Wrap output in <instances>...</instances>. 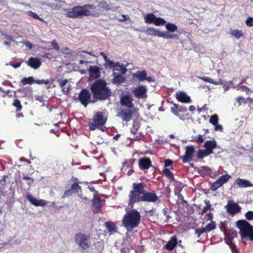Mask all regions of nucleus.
<instances>
[{
    "mask_svg": "<svg viewBox=\"0 0 253 253\" xmlns=\"http://www.w3.org/2000/svg\"><path fill=\"white\" fill-rule=\"evenodd\" d=\"M128 194V205L132 207L140 202H156L159 199L155 191L148 192L146 184L144 182H134Z\"/></svg>",
    "mask_w": 253,
    "mask_h": 253,
    "instance_id": "obj_1",
    "label": "nucleus"
},
{
    "mask_svg": "<svg viewBox=\"0 0 253 253\" xmlns=\"http://www.w3.org/2000/svg\"><path fill=\"white\" fill-rule=\"evenodd\" d=\"M90 90L93 98L96 100L104 101L112 95L111 90L107 86V82L102 79H98L93 83Z\"/></svg>",
    "mask_w": 253,
    "mask_h": 253,
    "instance_id": "obj_2",
    "label": "nucleus"
},
{
    "mask_svg": "<svg viewBox=\"0 0 253 253\" xmlns=\"http://www.w3.org/2000/svg\"><path fill=\"white\" fill-rule=\"evenodd\" d=\"M141 220V215L136 210L128 211L123 217L122 222L127 230H132L138 226Z\"/></svg>",
    "mask_w": 253,
    "mask_h": 253,
    "instance_id": "obj_3",
    "label": "nucleus"
},
{
    "mask_svg": "<svg viewBox=\"0 0 253 253\" xmlns=\"http://www.w3.org/2000/svg\"><path fill=\"white\" fill-rule=\"evenodd\" d=\"M107 121V117L105 116L104 113L97 112L94 115L91 122H89L88 126L90 130H94L99 128L102 131H104L106 127L103 126Z\"/></svg>",
    "mask_w": 253,
    "mask_h": 253,
    "instance_id": "obj_4",
    "label": "nucleus"
},
{
    "mask_svg": "<svg viewBox=\"0 0 253 253\" xmlns=\"http://www.w3.org/2000/svg\"><path fill=\"white\" fill-rule=\"evenodd\" d=\"M237 225L240 229V234L242 237L253 241V226L252 225L246 220L237 221Z\"/></svg>",
    "mask_w": 253,
    "mask_h": 253,
    "instance_id": "obj_5",
    "label": "nucleus"
},
{
    "mask_svg": "<svg viewBox=\"0 0 253 253\" xmlns=\"http://www.w3.org/2000/svg\"><path fill=\"white\" fill-rule=\"evenodd\" d=\"M90 234H86L81 232L76 233L74 236L75 243L79 247L84 250H88L90 247Z\"/></svg>",
    "mask_w": 253,
    "mask_h": 253,
    "instance_id": "obj_6",
    "label": "nucleus"
},
{
    "mask_svg": "<svg viewBox=\"0 0 253 253\" xmlns=\"http://www.w3.org/2000/svg\"><path fill=\"white\" fill-rule=\"evenodd\" d=\"M53 79L49 80H35L34 77L32 76L28 78H23L20 81V84L22 85H25L26 84H45L48 85L47 86V89L53 88L55 87V85L53 84Z\"/></svg>",
    "mask_w": 253,
    "mask_h": 253,
    "instance_id": "obj_7",
    "label": "nucleus"
},
{
    "mask_svg": "<svg viewBox=\"0 0 253 253\" xmlns=\"http://www.w3.org/2000/svg\"><path fill=\"white\" fill-rule=\"evenodd\" d=\"M145 32L147 35L161 37L164 39H178L179 38L177 34H171L168 32H163L153 27L147 28Z\"/></svg>",
    "mask_w": 253,
    "mask_h": 253,
    "instance_id": "obj_8",
    "label": "nucleus"
},
{
    "mask_svg": "<svg viewBox=\"0 0 253 253\" xmlns=\"http://www.w3.org/2000/svg\"><path fill=\"white\" fill-rule=\"evenodd\" d=\"M87 13V11L84 9V5L75 6L67 12L66 15L69 18H77L86 16Z\"/></svg>",
    "mask_w": 253,
    "mask_h": 253,
    "instance_id": "obj_9",
    "label": "nucleus"
},
{
    "mask_svg": "<svg viewBox=\"0 0 253 253\" xmlns=\"http://www.w3.org/2000/svg\"><path fill=\"white\" fill-rule=\"evenodd\" d=\"M91 94L86 88L82 89L79 93L78 99L81 103L86 107L91 101Z\"/></svg>",
    "mask_w": 253,
    "mask_h": 253,
    "instance_id": "obj_10",
    "label": "nucleus"
},
{
    "mask_svg": "<svg viewBox=\"0 0 253 253\" xmlns=\"http://www.w3.org/2000/svg\"><path fill=\"white\" fill-rule=\"evenodd\" d=\"M85 11H87V13L86 16H91L93 17L99 16L102 12V10L99 9L98 5L95 6L94 4H86L84 5Z\"/></svg>",
    "mask_w": 253,
    "mask_h": 253,
    "instance_id": "obj_11",
    "label": "nucleus"
},
{
    "mask_svg": "<svg viewBox=\"0 0 253 253\" xmlns=\"http://www.w3.org/2000/svg\"><path fill=\"white\" fill-rule=\"evenodd\" d=\"M102 204L99 195H93L91 201V210L93 213L96 214L101 211Z\"/></svg>",
    "mask_w": 253,
    "mask_h": 253,
    "instance_id": "obj_12",
    "label": "nucleus"
},
{
    "mask_svg": "<svg viewBox=\"0 0 253 253\" xmlns=\"http://www.w3.org/2000/svg\"><path fill=\"white\" fill-rule=\"evenodd\" d=\"M82 191V187L79 185V183L78 182H74L71 186V188L65 191L62 196V198L71 196L73 194L79 193Z\"/></svg>",
    "mask_w": 253,
    "mask_h": 253,
    "instance_id": "obj_13",
    "label": "nucleus"
},
{
    "mask_svg": "<svg viewBox=\"0 0 253 253\" xmlns=\"http://www.w3.org/2000/svg\"><path fill=\"white\" fill-rule=\"evenodd\" d=\"M194 151L195 149L193 146H189L186 147L184 156L180 157V158L182 160L183 163H186L191 161Z\"/></svg>",
    "mask_w": 253,
    "mask_h": 253,
    "instance_id": "obj_14",
    "label": "nucleus"
},
{
    "mask_svg": "<svg viewBox=\"0 0 253 253\" xmlns=\"http://www.w3.org/2000/svg\"><path fill=\"white\" fill-rule=\"evenodd\" d=\"M132 97L129 94H126L122 96L120 98V103L122 106H126L128 109L134 108V104L132 102Z\"/></svg>",
    "mask_w": 253,
    "mask_h": 253,
    "instance_id": "obj_15",
    "label": "nucleus"
},
{
    "mask_svg": "<svg viewBox=\"0 0 253 253\" xmlns=\"http://www.w3.org/2000/svg\"><path fill=\"white\" fill-rule=\"evenodd\" d=\"M147 88L145 86L139 85L138 87H134L132 92L136 97L138 98H144L146 97Z\"/></svg>",
    "mask_w": 253,
    "mask_h": 253,
    "instance_id": "obj_16",
    "label": "nucleus"
},
{
    "mask_svg": "<svg viewBox=\"0 0 253 253\" xmlns=\"http://www.w3.org/2000/svg\"><path fill=\"white\" fill-rule=\"evenodd\" d=\"M133 111L131 109H122L119 112V116L123 121L128 122L132 119Z\"/></svg>",
    "mask_w": 253,
    "mask_h": 253,
    "instance_id": "obj_17",
    "label": "nucleus"
},
{
    "mask_svg": "<svg viewBox=\"0 0 253 253\" xmlns=\"http://www.w3.org/2000/svg\"><path fill=\"white\" fill-rule=\"evenodd\" d=\"M26 198L32 205L36 207H43L47 204V202L45 200H38L31 194H28L26 196Z\"/></svg>",
    "mask_w": 253,
    "mask_h": 253,
    "instance_id": "obj_18",
    "label": "nucleus"
},
{
    "mask_svg": "<svg viewBox=\"0 0 253 253\" xmlns=\"http://www.w3.org/2000/svg\"><path fill=\"white\" fill-rule=\"evenodd\" d=\"M151 166L152 162L149 158L144 157L139 160L138 166L141 170H147Z\"/></svg>",
    "mask_w": 253,
    "mask_h": 253,
    "instance_id": "obj_19",
    "label": "nucleus"
},
{
    "mask_svg": "<svg viewBox=\"0 0 253 253\" xmlns=\"http://www.w3.org/2000/svg\"><path fill=\"white\" fill-rule=\"evenodd\" d=\"M225 207L227 211L230 214H235L240 211V208L238 205L233 201H229Z\"/></svg>",
    "mask_w": 253,
    "mask_h": 253,
    "instance_id": "obj_20",
    "label": "nucleus"
},
{
    "mask_svg": "<svg viewBox=\"0 0 253 253\" xmlns=\"http://www.w3.org/2000/svg\"><path fill=\"white\" fill-rule=\"evenodd\" d=\"M27 65L32 68L37 69L39 68L42 64L41 60L36 57H30L27 62Z\"/></svg>",
    "mask_w": 253,
    "mask_h": 253,
    "instance_id": "obj_21",
    "label": "nucleus"
},
{
    "mask_svg": "<svg viewBox=\"0 0 253 253\" xmlns=\"http://www.w3.org/2000/svg\"><path fill=\"white\" fill-rule=\"evenodd\" d=\"M218 116L216 114H214L211 117L209 122L211 124L214 126V130L222 131L223 130V127L221 125H218Z\"/></svg>",
    "mask_w": 253,
    "mask_h": 253,
    "instance_id": "obj_22",
    "label": "nucleus"
},
{
    "mask_svg": "<svg viewBox=\"0 0 253 253\" xmlns=\"http://www.w3.org/2000/svg\"><path fill=\"white\" fill-rule=\"evenodd\" d=\"M176 98L178 101L182 103H190L191 102L190 97L187 95L186 93L183 92L176 93Z\"/></svg>",
    "mask_w": 253,
    "mask_h": 253,
    "instance_id": "obj_23",
    "label": "nucleus"
},
{
    "mask_svg": "<svg viewBox=\"0 0 253 253\" xmlns=\"http://www.w3.org/2000/svg\"><path fill=\"white\" fill-rule=\"evenodd\" d=\"M235 182L238 187L242 188L253 186V184L247 179L238 178L235 180Z\"/></svg>",
    "mask_w": 253,
    "mask_h": 253,
    "instance_id": "obj_24",
    "label": "nucleus"
},
{
    "mask_svg": "<svg viewBox=\"0 0 253 253\" xmlns=\"http://www.w3.org/2000/svg\"><path fill=\"white\" fill-rule=\"evenodd\" d=\"M216 147V142L214 140L207 141V156L212 154V150Z\"/></svg>",
    "mask_w": 253,
    "mask_h": 253,
    "instance_id": "obj_25",
    "label": "nucleus"
},
{
    "mask_svg": "<svg viewBox=\"0 0 253 253\" xmlns=\"http://www.w3.org/2000/svg\"><path fill=\"white\" fill-rule=\"evenodd\" d=\"M177 240L175 236H172L166 245V248L168 250H172L177 245Z\"/></svg>",
    "mask_w": 253,
    "mask_h": 253,
    "instance_id": "obj_26",
    "label": "nucleus"
},
{
    "mask_svg": "<svg viewBox=\"0 0 253 253\" xmlns=\"http://www.w3.org/2000/svg\"><path fill=\"white\" fill-rule=\"evenodd\" d=\"M147 73L146 71H138L136 73L133 74V78H137L139 81L142 82L146 80Z\"/></svg>",
    "mask_w": 253,
    "mask_h": 253,
    "instance_id": "obj_27",
    "label": "nucleus"
},
{
    "mask_svg": "<svg viewBox=\"0 0 253 253\" xmlns=\"http://www.w3.org/2000/svg\"><path fill=\"white\" fill-rule=\"evenodd\" d=\"M114 77L113 78V83L115 84H120L123 83L125 81V78L121 75H116L114 73Z\"/></svg>",
    "mask_w": 253,
    "mask_h": 253,
    "instance_id": "obj_28",
    "label": "nucleus"
},
{
    "mask_svg": "<svg viewBox=\"0 0 253 253\" xmlns=\"http://www.w3.org/2000/svg\"><path fill=\"white\" fill-rule=\"evenodd\" d=\"M166 29L169 32H174L177 30V26L173 23L168 22L165 24Z\"/></svg>",
    "mask_w": 253,
    "mask_h": 253,
    "instance_id": "obj_29",
    "label": "nucleus"
},
{
    "mask_svg": "<svg viewBox=\"0 0 253 253\" xmlns=\"http://www.w3.org/2000/svg\"><path fill=\"white\" fill-rule=\"evenodd\" d=\"M155 17L156 15L153 13L148 14L144 17L145 22L146 23L154 24Z\"/></svg>",
    "mask_w": 253,
    "mask_h": 253,
    "instance_id": "obj_30",
    "label": "nucleus"
},
{
    "mask_svg": "<svg viewBox=\"0 0 253 253\" xmlns=\"http://www.w3.org/2000/svg\"><path fill=\"white\" fill-rule=\"evenodd\" d=\"M98 6L99 9H100L102 10V12L104 10H108L111 9L110 6L109 4L106 2V1H102L99 3L98 4Z\"/></svg>",
    "mask_w": 253,
    "mask_h": 253,
    "instance_id": "obj_31",
    "label": "nucleus"
},
{
    "mask_svg": "<svg viewBox=\"0 0 253 253\" xmlns=\"http://www.w3.org/2000/svg\"><path fill=\"white\" fill-rule=\"evenodd\" d=\"M230 34L237 39H240L243 35L242 31L239 30H231Z\"/></svg>",
    "mask_w": 253,
    "mask_h": 253,
    "instance_id": "obj_32",
    "label": "nucleus"
},
{
    "mask_svg": "<svg viewBox=\"0 0 253 253\" xmlns=\"http://www.w3.org/2000/svg\"><path fill=\"white\" fill-rule=\"evenodd\" d=\"M163 174L169 179L170 180H174V177L173 174L170 171V170L167 168H165L163 169Z\"/></svg>",
    "mask_w": 253,
    "mask_h": 253,
    "instance_id": "obj_33",
    "label": "nucleus"
},
{
    "mask_svg": "<svg viewBox=\"0 0 253 253\" xmlns=\"http://www.w3.org/2000/svg\"><path fill=\"white\" fill-rule=\"evenodd\" d=\"M166 23V21L161 17H155L154 24L156 26H162Z\"/></svg>",
    "mask_w": 253,
    "mask_h": 253,
    "instance_id": "obj_34",
    "label": "nucleus"
},
{
    "mask_svg": "<svg viewBox=\"0 0 253 253\" xmlns=\"http://www.w3.org/2000/svg\"><path fill=\"white\" fill-rule=\"evenodd\" d=\"M231 176L229 175H224L220 176L217 181L220 184V185H222L223 184L226 183L230 178Z\"/></svg>",
    "mask_w": 253,
    "mask_h": 253,
    "instance_id": "obj_35",
    "label": "nucleus"
},
{
    "mask_svg": "<svg viewBox=\"0 0 253 253\" xmlns=\"http://www.w3.org/2000/svg\"><path fill=\"white\" fill-rule=\"evenodd\" d=\"M140 127V125L139 123L134 122L132 124V127L130 129V132L133 134H135Z\"/></svg>",
    "mask_w": 253,
    "mask_h": 253,
    "instance_id": "obj_36",
    "label": "nucleus"
},
{
    "mask_svg": "<svg viewBox=\"0 0 253 253\" xmlns=\"http://www.w3.org/2000/svg\"><path fill=\"white\" fill-rule=\"evenodd\" d=\"M106 229L109 232H114L116 231V226L113 223L107 222H106Z\"/></svg>",
    "mask_w": 253,
    "mask_h": 253,
    "instance_id": "obj_37",
    "label": "nucleus"
},
{
    "mask_svg": "<svg viewBox=\"0 0 253 253\" xmlns=\"http://www.w3.org/2000/svg\"><path fill=\"white\" fill-rule=\"evenodd\" d=\"M171 112L175 115L178 116L180 110L178 109V106L176 104H174L172 106L170 107Z\"/></svg>",
    "mask_w": 253,
    "mask_h": 253,
    "instance_id": "obj_38",
    "label": "nucleus"
},
{
    "mask_svg": "<svg viewBox=\"0 0 253 253\" xmlns=\"http://www.w3.org/2000/svg\"><path fill=\"white\" fill-rule=\"evenodd\" d=\"M89 71L90 74L97 75L99 73V68L97 66H91L89 67Z\"/></svg>",
    "mask_w": 253,
    "mask_h": 253,
    "instance_id": "obj_39",
    "label": "nucleus"
},
{
    "mask_svg": "<svg viewBox=\"0 0 253 253\" xmlns=\"http://www.w3.org/2000/svg\"><path fill=\"white\" fill-rule=\"evenodd\" d=\"M13 105L16 107L17 111H20L22 108V106L21 104L20 101L18 99H15L14 100Z\"/></svg>",
    "mask_w": 253,
    "mask_h": 253,
    "instance_id": "obj_40",
    "label": "nucleus"
},
{
    "mask_svg": "<svg viewBox=\"0 0 253 253\" xmlns=\"http://www.w3.org/2000/svg\"><path fill=\"white\" fill-rule=\"evenodd\" d=\"M28 13L30 16L33 17L34 19L39 20L40 21L42 22L44 21L42 18L40 17L38 14H37L36 13L32 11H29Z\"/></svg>",
    "mask_w": 253,
    "mask_h": 253,
    "instance_id": "obj_41",
    "label": "nucleus"
},
{
    "mask_svg": "<svg viewBox=\"0 0 253 253\" xmlns=\"http://www.w3.org/2000/svg\"><path fill=\"white\" fill-rule=\"evenodd\" d=\"M106 64L107 66H109L111 68H113L115 67H117V65L119 64V63H115L113 61L110 60L109 58L106 59V60L105 61Z\"/></svg>",
    "mask_w": 253,
    "mask_h": 253,
    "instance_id": "obj_42",
    "label": "nucleus"
},
{
    "mask_svg": "<svg viewBox=\"0 0 253 253\" xmlns=\"http://www.w3.org/2000/svg\"><path fill=\"white\" fill-rule=\"evenodd\" d=\"M215 224L214 222L211 221V222L208 223L207 225V232H209L215 228Z\"/></svg>",
    "mask_w": 253,
    "mask_h": 253,
    "instance_id": "obj_43",
    "label": "nucleus"
},
{
    "mask_svg": "<svg viewBox=\"0 0 253 253\" xmlns=\"http://www.w3.org/2000/svg\"><path fill=\"white\" fill-rule=\"evenodd\" d=\"M206 156V150L200 149L197 153V158L203 159Z\"/></svg>",
    "mask_w": 253,
    "mask_h": 253,
    "instance_id": "obj_44",
    "label": "nucleus"
},
{
    "mask_svg": "<svg viewBox=\"0 0 253 253\" xmlns=\"http://www.w3.org/2000/svg\"><path fill=\"white\" fill-rule=\"evenodd\" d=\"M23 179L27 180V184L29 186H31V184L34 182V179L27 175H23Z\"/></svg>",
    "mask_w": 253,
    "mask_h": 253,
    "instance_id": "obj_45",
    "label": "nucleus"
},
{
    "mask_svg": "<svg viewBox=\"0 0 253 253\" xmlns=\"http://www.w3.org/2000/svg\"><path fill=\"white\" fill-rule=\"evenodd\" d=\"M204 232H206V227H202L200 229H197L195 230V234L198 238L202 233Z\"/></svg>",
    "mask_w": 253,
    "mask_h": 253,
    "instance_id": "obj_46",
    "label": "nucleus"
},
{
    "mask_svg": "<svg viewBox=\"0 0 253 253\" xmlns=\"http://www.w3.org/2000/svg\"><path fill=\"white\" fill-rule=\"evenodd\" d=\"M207 82H210L214 84H222V81L221 79H219L218 81H214L212 79L207 78Z\"/></svg>",
    "mask_w": 253,
    "mask_h": 253,
    "instance_id": "obj_47",
    "label": "nucleus"
},
{
    "mask_svg": "<svg viewBox=\"0 0 253 253\" xmlns=\"http://www.w3.org/2000/svg\"><path fill=\"white\" fill-rule=\"evenodd\" d=\"M221 186L222 185H220V184L216 180L212 184L211 187V190L212 191H215Z\"/></svg>",
    "mask_w": 253,
    "mask_h": 253,
    "instance_id": "obj_48",
    "label": "nucleus"
},
{
    "mask_svg": "<svg viewBox=\"0 0 253 253\" xmlns=\"http://www.w3.org/2000/svg\"><path fill=\"white\" fill-rule=\"evenodd\" d=\"M58 82L59 83V85L61 87H62L63 86H65V85L68 82V81L67 79H65V80L58 79Z\"/></svg>",
    "mask_w": 253,
    "mask_h": 253,
    "instance_id": "obj_49",
    "label": "nucleus"
},
{
    "mask_svg": "<svg viewBox=\"0 0 253 253\" xmlns=\"http://www.w3.org/2000/svg\"><path fill=\"white\" fill-rule=\"evenodd\" d=\"M246 24L250 27L253 26V18L249 17L246 21Z\"/></svg>",
    "mask_w": 253,
    "mask_h": 253,
    "instance_id": "obj_50",
    "label": "nucleus"
},
{
    "mask_svg": "<svg viewBox=\"0 0 253 253\" xmlns=\"http://www.w3.org/2000/svg\"><path fill=\"white\" fill-rule=\"evenodd\" d=\"M245 215H246V217L248 220H252V219H253V211H248L246 213Z\"/></svg>",
    "mask_w": 253,
    "mask_h": 253,
    "instance_id": "obj_51",
    "label": "nucleus"
},
{
    "mask_svg": "<svg viewBox=\"0 0 253 253\" xmlns=\"http://www.w3.org/2000/svg\"><path fill=\"white\" fill-rule=\"evenodd\" d=\"M62 91L65 94H68V93L70 92V90H71V86L70 84H69V86L68 87H65V86H63L62 87Z\"/></svg>",
    "mask_w": 253,
    "mask_h": 253,
    "instance_id": "obj_52",
    "label": "nucleus"
},
{
    "mask_svg": "<svg viewBox=\"0 0 253 253\" xmlns=\"http://www.w3.org/2000/svg\"><path fill=\"white\" fill-rule=\"evenodd\" d=\"M51 44L52 45V46H53V49H56L57 50H59V46L58 45V44L57 43V42L55 41H53L51 42Z\"/></svg>",
    "mask_w": 253,
    "mask_h": 253,
    "instance_id": "obj_53",
    "label": "nucleus"
},
{
    "mask_svg": "<svg viewBox=\"0 0 253 253\" xmlns=\"http://www.w3.org/2000/svg\"><path fill=\"white\" fill-rule=\"evenodd\" d=\"M117 67H119L120 69L116 70L120 71L122 74H125L126 73V69L125 67L120 65L119 63L117 65Z\"/></svg>",
    "mask_w": 253,
    "mask_h": 253,
    "instance_id": "obj_54",
    "label": "nucleus"
},
{
    "mask_svg": "<svg viewBox=\"0 0 253 253\" xmlns=\"http://www.w3.org/2000/svg\"><path fill=\"white\" fill-rule=\"evenodd\" d=\"M173 163L172 161L170 159H167L165 161V167H168L171 165L172 163Z\"/></svg>",
    "mask_w": 253,
    "mask_h": 253,
    "instance_id": "obj_55",
    "label": "nucleus"
},
{
    "mask_svg": "<svg viewBox=\"0 0 253 253\" xmlns=\"http://www.w3.org/2000/svg\"><path fill=\"white\" fill-rule=\"evenodd\" d=\"M196 141L198 143H202L204 141L203 136L201 134H199L198 135V136L196 137Z\"/></svg>",
    "mask_w": 253,
    "mask_h": 253,
    "instance_id": "obj_56",
    "label": "nucleus"
},
{
    "mask_svg": "<svg viewBox=\"0 0 253 253\" xmlns=\"http://www.w3.org/2000/svg\"><path fill=\"white\" fill-rule=\"evenodd\" d=\"M24 44L30 49L33 47L32 43L28 41L24 42Z\"/></svg>",
    "mask_w": 253,
    "mask_h": 253,
    "instance_id": "obj_57",
    "label": "nucleus"
},
{
    "mask_svg": "<svg viewBox=\"0 0 253 253\" xmlns=\"http://www.w3.org/2000/svg\"><path fill=\"white\" fill-rule=\"evenodd\" d=\"M163 213L166 216V215L169 214L170 211L168 208H165L163 210Z\"/></svg>",
    "mask_w": 253,
    "mask_h": 253,
    "instance_id": "obj_58",
    "label": "nucleus"
},
{
    "mask_svg": "<svg viewBox=\"0 0 253 253\" xmlns=\"http://www.w3.org/2000/svg\"><path fill=\"white\" fill-rule=\"evenodd\" d=\"M89 189L90 191L93 192V195H95L96 194V195H98V192L95 190V188L94 187H89Z\"/></svg>",
    "mask_w": 253,
    "mask_h": 253,
    "instance_id": "obj_59",
    "label": "nucleus"
},
{
    "mask_svg": "<svg viewBox=\"0 0 253 253\" xmlns=\"http://www.w3.org/2000/svg\"><path fill=\"white\" fill-rule=\"evenodd\" d=\"M50 7L52 9L54 10H59L60 8V6L57 4H51Z\"/></svg>",
    "mask_w": 253,
    "mask_h": 253,
    "instance_id": "obj_60",
    "label": "nucleus"
},
{
    "mask_svg": "<svg viewBox=\"0 0 253 253\" xmlns=\"http://www.w3.org/2000/svg\"><path fill=\"white\" fill-rule=\"evenodd\" d=\"M97 244L98 245V247L99 248H100V251H102L104 249V245L103 242H98L97 243Z\"/></svg>",
    "mask_w": 253,
    "mask_h": 253,
    "instance_id": "obj_61",
    "label": "nucleus"
},
{
    "mask_svg": "<svg viewBox=\"0 0 253 253\" xmlns=\"http://www.w3.org/2000/svg\"><path fill=\"white\" fill-rule=\"evenodd\" d=\"M230 247H231V249L232 250L233 253H238L237 252L236 247L235 245L233 244V245H231Z\"/></svg>",
    "mask_w": 253,
    "mask_h": 253,
    "instance_id": "obj_62",
    "label": "nucleus"
},
{
    "mask_svg": "<svg viewBox=\"0 0 253 253\" xmlns=\"http://www.w3.org/2000/svg\"><path fill=\"white\" fill-rule=\"evenodd\" d=\"M145 80H147L148 82H154L155 81V79L152 77H147Z\"/></svg>",
    "mask_w": 253,
    "mask_h": 253,
    "instance_id": "obj_63",
    "label": "nucleus"
},
{
    "mask_svg": "<svg viewBox=\"0 0 253 253\" xmlns=\"http://www.w3.org/2000/svg\"><path fill=\"white\" fill-rule=\"evenodd\" d=\"M6 177V176H3L2 179L0 180V183H1L3 186H4V185L5 184V183H6V180H5Z\"/></svg>",
    "mask_w": 253,
    "mask_h": 253,
    "instance_id": "obj_64",
    "label": "nucleus"
}]
</instances>
